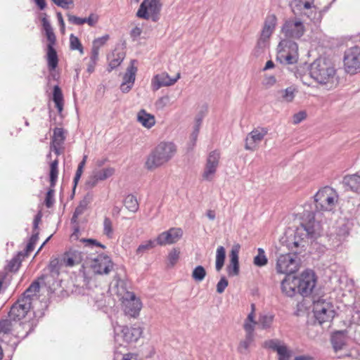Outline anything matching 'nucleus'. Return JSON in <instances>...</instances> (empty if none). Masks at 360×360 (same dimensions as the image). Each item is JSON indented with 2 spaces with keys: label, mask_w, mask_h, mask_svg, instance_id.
Segmentation results:
<instances>
[{
  "label": "nucleus",
  "mask_w": 360,
  "mask_h": 360,
  "mask_svg": "<svg viewBox=\"0 0 360 360\" xmlns=\"http://www.w3.org/2000/svg\"><path fill=\"white\" fill-rule=\"evenodd\" d=\"M240 249V245L235 244L233 245L230 252L229 264L227 266V272L230 276H237L239 274L238 254Z\"/></svg>",
  "instance_id": "b1692460"
},
{
  "label": "nucleus",
  "mask_w": 360,
  "mask_h": 360,
  "mask_svg": "<svg viewBox=\"0 0 360 360\" xmlns=\"http://www.w3.org/2000/svg\"><path fill=\"white\" fill-rule=\"evenodd\" d=\"M143 329L140 326L128 327L117 324L114 327V341L118 342L122 339L126 342H136L143 335Z\"/></svg>",
  "instance_id": "1a4fd4ad"
},
{
  "label": "nucleus",
  "mask_w": 360,
  "mask_h": 360,
  "mask_svg": "<svg viewBox=\"0 0 360 360\" xmlns=\"http://www.w3.org/2000/svg\"><path fill=\"white\" fill-rule=\"evenodd\" d=\"M67 16L68 20L70 23L76 25H82L84 24V18H79L70 13H68Z\"/></svg>",
  "instance_id": "3c124183"
},
{
  "label": "nucleus",
  "mask_w": 360,
  "mask_h": 360,
  "mask_svg": "<svg viewBox=\"0 0 360 360\" xmlns=\"http://www.w3.org/2000/svg\"><path fill=\"white\" fill-rule=\"evenodd\" d=\"M58 162L57 160H55L51 163L50 165V184L51 187L53 188L56 184L58 175Z\"/></svg>",
  "instance_id": "ea45409f"
},
{
  "label": "nucleus",
  "mask_w": 360,
  "mask_h": 360,
  "mask_svg": "<svg viewBox=\"0 0 360 360\" xmlns=\"http://www.w3.org/2000/svg\"><path fill=\"white\" fill-rule=\"evenodd\" d=\"M31 303L28 298H20L11 308L10 318L14 321L23 319L30 309Z\"/></svg>",
  "instance_id": "a211bd4d"
},
{
  "label": "nucleus",
  "mask_w": 360,
  "mask_h": 360,
  "mask_svg": "<svg viewBox=\"0 0 360 360\" xmlns=\"http://www.w3.org/2000/svg\"><path fill=\"white\" fill-rule=\"evenodd\" d=\"M61 265H63V263L58 259H53L51 260L48 269L53 278L59 275Z\"/></svg>",
  "instance_id": "37998d69"
},
{
  "label": "nucleus",
  "mask_w": 360,
  "mask_h": 360,
  "mask_svg": "<svg viewBox=\"0 0 360 360\" xmlns=\"http://www.w3.org/2000/svg\"><path fill=\"white\" fill-rule=\"evenodd\" d=\"M276 82V79L274 76H268L264 78L263 84L266 87H271L274 85Z\"/></svg>",
  "instance_id": "bf43d9fd"
},
{
  "label": "nucleus",
  "mask_w": 360,
  "mask_h": 360,
  "mask_svg": "<svg viewBox=\"0 0 360 360\" xmlns=\"http://www.w3.org/2000/svg\"><path fill=\"white\" fill-rule=\"evenodd\" d=\"M267 134L268 129L266 127H257L254 129L245 138V149L250 151L256 150L258 148L259 144Z\"/></svg>",
  "instance_id": "2eb2a0df"
},
{
  "label": "nucleus",
  "mask_w": 360,
  "mask_h": 360,
  "mask_svg": "<svg viewBox=\"0 0 360 360\" xmlns=\"http://www.w3.org/2000/svg\"><path fill=\"white\" fill-rule=\"evenodd\" d=\"M133 63L134 61L131 60V64L127 68V71L122 77L120 89L123 93L129 92L134 84L137 68L134 65Z\"/></svg>",
  "instance_id": "4be33fe9"
},
{
  "label": "nucleus",
  "mask_w": 360,
  "mask_h": 360,
  "mask_svg": "<svg viewBox=\"0 0 360 360\" xmlns=\"http://www.w3.org/2000/svg\"><path fill=\"white\" fill-rule=\"evenodd\" d=\"M65 136L62 128H55L52 137L51 149L53 150L56 155L60 154V148L64 143Z\"/></svg>",
  "instance_id": "a878e982"
},
{
  "label": "nucleus",
  "mask_w": 360,
  "mask_h": 360,
  "mask_svg": "<svg viewBox=\"0 0 360 360\" xmlns=\"http://www.w3.org/2000/svg\"><path fill=\"white\" fill-rule=\"evenodd\" d=\"M257 322L255 321V316L250 313L245 319L243 327L245 334L255 335V328Z\"/></svg>",
  "instance_id": "2f4dec72"
},
{
  "label": "nucleus",
  "mask_w": 360,
  "mask_h": 360,
  "mask_svg": "<svg viewBox=\"0 0 360 360\" xmlns=\"http://www.w3.org/2000/svg\"><path fill=\"white\" fill-rule=\"evenodd\" d=\"M121 360H141L136 354L128 353L122 356Z\"/></svg>",
  "instance_id": "69168bd1"
},
{
  "label": "nucleus",
  "mask_w": 360,
  "mask_h": 360,
  "mask_svg": "<svg viewBox=\"0 0 360 360\" xmlns=\"http://www.w3.org/2000/svg\"><path fill=\"white\" fill-rule=\"evenodd\" d=\"M298 58L297 44L288 39L281 40L278 46L276 60L283 65H294Z\"/></svg>",
  "instance_id": "423d86ee"
},
{
  "label": "nucleus",
  "mask_w": 360,
  "mask_h": 360,
  "mask_svg": "<svg viewBox=\"0 0 360 360\" xmlns=\"http://www.w3.org/2000/svg\"><path fill=\"white\" fill-rule=\"evenodd\" d=\"M98 22V15L95 13H91L89 17L84 18V23H87L90 27H94Z\"/></svg>",
  "instance_id": "5fc2aeb1"
},
{
  "label": "nucleus",
  "mask_w": 360,
  "mask_h": 360,
  "mask_svg": "<svg viewBox=\"0 0 360 360\" xmlns=\"http://www.w3.org/2000/svg\"><path fill=\"white\" fill-rule=\"evenodd\" d=\"M168 101H169L168 96H163V97H161L160 98H159L156 101L155 105L157 107L162 108L166 105Z\"/></svg>",
  "instance_id": "0e129e2a"
},
{
  "label": "nucleus",
  "mask_w": 360,
  "mask_h": 360,
  "mask_svg": "<svg viewBox=\"0 0 360 360\" xmlns=\"http://www.w3.org/2000/svg\"><path fill=\"white\" fill-rule=\"evenodd\" d=\"M180 251L177 248H173L167 256V266L173 267L179 259Z\"/></svg>",
  "instance_id": "c03bdc74"
},
{
  "label": "nucleus",
  "mask_w": 360,
  "mask_h": 360,
  "mask_svg": "<svg viewBox=\"0 0 360 360\" xmlns=\"http://www.w3.org/2000/svg\"><path fill=\"white\" fill-rule=\"evenodd\" d=\"M47 65L49 71L54 70L58 63V58L56 51L54 48H49L46 52Z\"/></svg>",
  "instance_id": "7c9ffc66"
},
{
  "label": "nucleus",
  "mask_w": 360,
  "mask_h": 360,
  "mask_svg": "<svg viewBox=\"0 0 360 360\" xmlns=\"http://www.w3.org/2000/svg\"><path fill=\"white\" fill-rule=\"evenodd\" d=\"M47 40L49 41V44L47 45V49H49L50 46L51 48H53V46L56 43V36L53 31L46 32Z\"/></svg>",
  "instance_id": "13d9d810"
},
{
  "label": "nucleus",
  "mask_w": 360,
  "mask_h": 360,
  "mask_svg": "<svg viewBox=\"0 0 360 360\" xmlns=\"http://www.w3.org/2000/svg\"><path fill=\"white\" fill-rule=\"evenodd\" d=\"M176 152V146L172 142L160 143L148 155L145 167L153 170L169 162Z\"/></svg>",
  "instance_id": "7ed1b4c3"
},
{
  "label": "nucleus",
  "mask_w": 360,
  "mask_h": 360,
  "mask_svg": "<svg viewBox=\"0 0 360 360\" xmlns=\"http://www.w3.org/2000/svg\"><path fill=\"white\" fill-rule=\"evenodd\" d=\"M264 347L276 351L278 354V360H289L290 357V351L283 342L278 339L265 341Z\"/></svg>",
  "instance_id": "aec40b11"
},
{
  "label": "nucleus",
  "mask_w": 360,
  "mask_h": 360,
  "mask_svg": "<svg viewBox=\"0 0 360 360\" xmlns=\"http://www.w3.org/2000/svg\"><path fill=\"white\" fill-rule=\"evenodd\" d=\"M274 319V316L271 314H260L257 323L259 324L262 329H267L271 327Z\"/></svg>",
  "instance_id": "4c0bfd02"
},
{
  "label": "nucleus",
  "mask_w": 360,
  "mask_h": 360,
  "mask_svg": "<svg viewBox=\"0 0 360 360\" xmlns=\"http://www.w3.org/2000/svg\"><path fill=\"white\" fill-rule=\"evenodd\" d=\"M338 195L329 186L320 189L314 196L316 207L321 211H332L336 206Z\"/></svg>",
  "instance_id": "0eeeda50"
},
{
  "label": "nucleus",
  "mask_w": 360,
  "mask_h": 360,
  "mask_svg": "<svg viewBox=\"0 0 360 360\" xmlns=\"http://www.w3.org/2000/svg\"><path fill=\"white\" fill-rule=\"evenodd\" d=\"M309 75L317 83L328 89L336 87L339 83L334 64L325 58H317L311 64Z\"/></svg>",
  "instance_id": "f03ea898"
},
{
  "label": "nucleus",
  "mask_w": 360,
  "mask_h": 360,
  "mask_svg": "<svg viewBox=\"0 0 360 360\" xmlns=\"http://www.w3.org/2000/svg\"><path fill=\"white\" fill-rule=\"evenodd\" d=\"M303 216L302 221L297 228L295 234L302 240H315L321 236L323 229L320 222L314 219V213L305 211Z\"/></svg>",
  "instance_id": "39448f33"
},
{
  "label": "nucleus",
  "mask_w": 360,
  "mask_h": 360,
  "mask_svg": "<svg viewBox=\"0 0 360 360\" xmlns=\"http://www.w3.org/2000/svg\"><path fill=\"white\" fill-rule=\"evenodd\" d=\"M123 205L129 212L135 213L139 210V203L136 197L132 194H129L123 199Z\"/></svg>",
  "instance_id": "c756f323"
},
{
  "label": "nucleus",
  "mask_w": 360,
  "mask_h": 360,
  "mask_svg": "<svg viewBox=\"0 0 360 360\" xmlns=\"http://www.w3.org/2000/svg\"><path fill=\"white\" fill-rule=\"evenodd\" d=\"M344 63L347 72L354 74L360 72V48L354 46L349 49L345 53Z\"/></svg>",
  "instance_id": "ddd939ff"
},
{
  "label": "nucleus",
  "mask_w": 360,
  "mask_h": 360,
  "mask_svg": "<svg viewBox=\"0 0 360 360\" xmlns=\"http://www.w3.org/2000/svg\"><path fill=\"white\" fill-rule=\"evenodd\" d=\"M298 281V294L303 297L308 296L316 285L314 273L311 270H306L297 277Z\"/></svg>",
  "instance_id": "9b49d317"
},
{
  "label": "nucleus",
  "mask_w": 360,
  "mask_h": 360,
  "mask_svg": "<svg viewBox=\"0 0 360 360\" xmlns=\"http://www.w3.org/2000/svg\"><path fill=\"white\" fill-rule=\"evenodd\" d=\"M110 39L109 35H105L101 37L96 39L93 41V47L91 52L93 53V58L98 56L99 49L103 46Z\"/></svg>",
  "instance_id": "e433bc0d"
},
{
  "label": "nucleus",
  "mask_w": 360,
  "mask_h": 360,
  "mask_svg": "<svg viewBox=\"0 0 360 360\" xmlns=\"http://www.w3.org/2000/svg\"><path fill=\"white\" fill-rule=\"evenodd\" d=\"M199 133V124L194 127V131L191 135V139L193 142V146L195 144V141L197 140L198 136Z\"/></svg>",
  "instance_id": "774afa93"
},
{
  "label": "nucleus",
  "mask_w": 360,
  "mask_h": 360,
  "mask_svg": "<svg viewBox=\"0 0 360 360\" xmlns=\"http://www.w3.org/2000/svg\"><path fill=\"white\" fill-rule=\"evenodd\" d=\"M53 101L58 112L60 113L63 108V95L61 89L57 85L53 87Z\"/></svg>",
  "instance_id": "f704fd0d"
},
{
  "label": "nucleus",
  "mask_w": 360,
  "mask_h": 360,
  "mask_svg": "<svg viewBox=\"0 0 360 360\" xmlns=\"http://www.w3.org/2000/svg\"><path fill=\"white\" fill-rule=\"evenodd\" d=\"M307 117V113L305 111H300L295 114L292 117L293 124H297L303 121Z\"/></svg>",
  "instance_id": "4d7b16f0"
},
{
  "label": "nucleus",
  "mask_w": 360,
  "mask_h": 360,
  "mask_svg": "<svg viewBox=\"0 0 360 360\" xmlns=\"http://www.w3.org/2000/svg\"><path fill=\"white\" fill-rule=\"evenodd\" d=\"M70 49L72 50H79L81 53H83V48L79 39L74 34L70 37Z\"/></svg>",
  "instance_id": "de8ad7c7"
},
{
  "label": "nucleus",
  "mask_w": 360,
  "mask_h": 360,
  "mask_svg": "<svg viewBox=\"0 0 360 360\" xmlns=\"http://www.w3.org/2000/svg\"><path fill=\"white\" fill-rule=\"evenodd\" d=\"M290 6L295 14L307 15L311 19L315 18L317 8L314 0H292Z\"/></svg>",
  "instance_id": "f8f14e48"
},
{
  "label": "nucleus",
  "mask_w": 360,
  "mask_h": 360,
  "mask_svg": "<svg viewBox=\"0 0 360 360\" xmlns=\"http://www.w3.org/2000/svg\"><path fill=\"white\" fill-rule=\"evenodd\" d=\"M297 92V91L295 87L289 86L285 89L279 91L278 94L282 102L290 103L294 100Z\"/></svg>",
  "instance_id": "473e14b6"
},
{
  "label": "nucleus",
  "mask_w": 360,
  "mask_h": 360,
  "mask_svg": "<svg viewBox=\"0 0 360 360\" xmlns=\"http://www.w3.org/2000/svg\"><path fill=\"white\" fill-rule=\"evenodd\" d=\"M180 78V73H177L176 77L171 78L168 73L164 72L153 76L151 80L153 91H157L162 87L174 85Z\"/></svg>",
  "instance_id": "6ab92c4d"
},
{
  "label": "nucleus",
  "mask_w": 360,
  "mask_h": 360,
  "mask_svg": "<svg viewBox=\"0 0 360 360\" xmlns=\"http://www.w3.org/2000/svg\"><path fill=\"white\" fill-rule=\"evenodd\" d=\"M182 236L183 231L181 229L171 228L160 233L155 239L158 245L165 246L177 243Z\"/></svg>",
  "instance_id": "f3484780"
},
{
  "label": "nucleus",
  "mask_w": 360,
  "mask_h": 360,
  "mask_svg": "<svg viewBox=\"0 0 360 360\" xmlns=\"http://www.w3.org/2000/svg\"><path fill=\"white\" fill-rule=\"evenodd\" d=\"M104 230L105 233L110 237L111 236V222L110 220L108 219H106L104 222Z\"/></svg>",
  "instance_id": "338daca9"
},
{
  "label": "nucleus",
  "mask_w": 360,
  "mask_h": 360,
  "mask_svg": "<svg viewBox=\"0 0 360 360\" xmlns=\"http://www.w3.org/2000/svg\"><path fill=\"white\" fill-rule=\"evenodd\" d=\"M226 258V251L223 246H219L216 251L215 268L217 271H220L224 266Z\"/></svg>",
  "instance_id": "c9c22d12"
},
{
  "label": "nucleus",
  "mask_w": 360,
  "mask_h": 360,
  "mask_svg": "<svg viewBox=\"0 0 360 360\" xmlns=\"http://www.w3.org/2000/svg\"><path fill=\"white\" fill-rule=\"evenodd\" d=\"M97 60H98V57H96L95 58H93V53L91 52V57H90V62H89V64L88 65V68H87V71L89 73H91V72H94V67L96 65Z\"/></svg>",
  "instance_id": "680f3d73"
},
{
  "label": "nucleus",
  "mask_w": 360,
  "mask_h": 360,
  "mask_svg": "<svg viewBox=\"0 0 360 360\" xmlns=\"http://www.w3.org/2000/svg\"><path fill=\"white\" fill-rule=\"evenodd\" d=\"M219 159L220 153L218 151L214 150L209 153L202 174L204 180L211 181L214 179L219 164Z\"/></svg>",
  "instance_id": "4468645a"
},
{
  "label": "nucleus",
  "mask_w": 360,
  "mask_h": 360,
  "mask_svg": "<svg viewBox=\"0 0 360 360\" xmlns=\"http://www.w3.org/2000/svg\"><path fill=\"white\" fill-rule=\"evenodd\" d=\"M56 5L65 9H69L74 6L73 0H51Z\"/></svg>",
  "instance_id": "09e8293b"
},
{
  "label": "nucleus",
  "mask_w": 360,
  "mask_h": 360,
  "mask_svg": "<svg viewBox=\"0 0 360 360\" xmlns=\"http://www.w3.org/2000/svg\"><path fill=\"white\" fill-rule=\"evenodd\" d=\"M24 257H23V252H19V254L11 261V262H10L11 269H12V270L18 269L21 263L22 259Z\"/></svg>",
  "instance_id": "8fccbe9b"
},
{
  "label": "nucleus",
  "mask_w": 360,
  "mask_h": 360,
  "mask_svg": "<svg viewBox=\"0 0 360 360\" xmlns=\"http://www.w3.org/2000/svg\"><path fill=\"white\" fill-rule=\"evenodd\" d=\"M110 260L108 257L98 256L91 264L94 271L96 274H108L110 272Z\"/></svg>",
  "instance_id": "393cba45"
},
{
  "label": "nucleus",
  "mask_w": 360,
  "mask_h": 360,
  "mask_svg": "<svg viewBox=\"0 0 360 360\" xmlns=\"http://www.w3.org/2000/svg\"><path fill=\"white\" fill-rule=\"evenodd\" d=\"M63 264L67 266H73L76 264H78L79 262V257H77V253H72L70 255H67L63 260H61Z\"/></svg>",
  "instance_id": "49530a36"
},
{
  "label": "nucleus",
  "mask_w": 360,
  "mask_h": 360,
  "mask_svg": "<svg viewBox=\"0 0 360 360\" xmlns=\"http://www.w3.org/2000/svg\"><path fill=\"white\" fill-rule=\"evenodd\" d=\"M255 335L245 334V338L241 340L238 346V352L240 354H248L250 352V347L253 345Z\"/></svg>",
  "instance_id": "c85d7f7f"
},
{
  "label": "nucleus",
  "mask_w": 360,
  "mask_h": 360,
  "mask_svg": "<svg viewBox=\"0 0 360 360\" xmlns=\"http://www.w3.org/2000/svg\"><path fill=\"white\" fill-rule=\"evenodd\" d=\"M313 313L316 321L320 325L331 322L336 314L333 302L324 296L313 298Z\"/></svg>",
  "instance_id": "20e7f679"
},
{
  "label": "nucleus",
  "mask_w": 360,
  "mask_h": 360,
  "mask_svg": "<svg viewBox=\"0 0 360 360\" xmlns=\"http://www.w3.org/2000/svg\"><path fill=\"white\" fill-rule=\"evenodd\" d=\"M39 284L37 282H34L30 285V286L27 289V290L24 292L22 297L28 298L32 302V297L34 296L37 292H39Z\"/></svg>",
  "instance_id": "a18cd8bd"
},
{
  "label": "nucleus",
  "mask_w": 360,
  "mask_h": 360,
  "mask_svg": "<svg viewBox=\"0 0 360 360\" xmlns=\"http://www.w3.org/2000/svg\"><path fill=\"white\" fill-rule=\"evenodd\" d=\"M297 257L295 254H281L276 259V270L278 274H290L295 273L299 269Z\"/></svg>",
  "instance_id": "6e6552de"
},
{
  "label": "nucleus",
  "mask_w": 360,
  "mask_h": 360,
  "mask_svg": "<svg viewBox=\"0 0 360 360\" xmlns=\"http://www.w3.org/2000/svg\"><path fill=\"white\" fill-rule=\"evenodd\" d=\"M156 245H158L156 239L145 241L137 248L136 255H143L149 250L154 248Z\"/></svg>",
  "instance_id": "58836bf2"
},
{
  "label": "nucleus",
  "mask_w": 360,
  "mask_h": 360,
  "mask_svg": "<svg viewBox=\"0 0 360 360\" xmlns=\"http://www.w3.org/2000/svg\"><path fill=\"white\" fill-rule=\"evenodd\" d=\"M54 191L53 188H50L46 193L45 204L47 207H51L54 202Z\"/></svg>",
  "instance_id": "6e6d98bb"
},
{
  "label": "nucleus",
  "mask_w": 360,
  "mask_h": 360,
  "mask_svg": "<svg viewBox=\"0 0 360 360\" xmlns=\"http://www.w3.org/2000/svg\"><path fill=\"white\" fill-rule=\"evenodd\" d=\"M116 295L120 302V307L124 314L129 318L137 319L143 307L141 299L129 290L130 283L127 278L124 268H117L116 275Z\"/></svg>",
  "instance_id": "f257e3e1"
},
{
  "label": "nucleus",
  "mask_w": 360,
  "mask_h": 360,
  "mask_svg": "<svg viewBox=\"0 0 360 360\" xmlns=\"http://www.w3.org/2000/svg\"><path fill=\"white\" fill-rule=\"evenodd\" d=\"M276 22L277 18L274 14L268 15L266 16L261 31L260 38L258 41L259 45L262 43H264L270 38L276 28Z\"/></svg>",
  "instance_id": "412c9836"
},
{
  "label": "nucleus",
  "mask_w": 360,
  "mask_h": 360,
  "mask_svg": "<svg viewBox=\"0 0 360 360\" xmlns=\"http://www.w3.org/2000/svg\"><path fill=\"white\" fill-rule=\"evenodd\" d=\"M268 262L265 252L262 248H258L257 255L254 257L253 263L257 266H264Z\"/></svg>",
  "instance_id": "a19ab883"
},
{
  "label": "nucleus",
  "mask_w": 360,
  "mask_h": 360,
  "mask_svg": "<svg viewBox=\"0 0 360 360\" xmlns=\"http://www.w3.org/2000/svg\"><path fill=\"white\" fill-rule=\"evenodd\" d=\"M282 33L288 38H300L304 33V26L298 19H289L282 27Z\"/></svg>",
  "instance_id": "dca6fc26"
},
{
  "label": "nucleus",
  "mask_w": 360,
  "mask_h": 360,
  "mask_svg": "<svg viewBox=\"0 0 360 360\" xmlns=\"http://www.w3.org/2000/svg\"><path fill=\"white\" fill-rule=\"evenodd\" d=\"M333 348L335 352L342 349L345 345V339L342 332H338L331 338Z\"/></svg>",
  "instance_id": "72a5a7b5"
},
{
  "label": "nucleus",
  "mask_w": 360,
  "mask_h": 360,
  "mask_svg": "<svg viewBox=\"0 0 360 360\" xmlns=\"http://www.w3.org/2000/svg\"><path fill=\"white\" fill-rule=\"evenodd\" d=\"M191 276L195 281L201 282L206 276V271L202 266L198 265L193 270Z\"/></svg>",
  "instance_id": "79ce46f5"
},
{
  "label": "nucleus",
  "mask_w": 360,
  "mask_h": 360,
  "mask_svg": "<svg viewBox=\"0 0 360 360\" xmlns=\"http://www.w3.org/2000/svg\"><path fill=\"white\" fill-rule=\"evenodd\" d=\"M137 121L144 127L150 129L155 124L154 115L142 109L137 113Z\"/></svg>",
  "instance_id": "bb28decb"
},
{
  "label": "nucleus",
  "mask_w": 360,
  "mask_h": 360,
  "mask_svg": "<svg viewBox=\"0 0 360 360\" xmlns=\"http://www.w3.org/2000/svg\"><path fill=\"white\" fill-rule=\"evenodd\" d=\"M228 285L227 279L225 277H221L217 284V292L219 294L224 292Z\"/></svg>",
  "instance_id": "864d4df0"
},
{
  "label": "nucleus",
  "mask_w": 360,
  "mask_h": 360,
  "mask_svg": "<svg viewBox=\"0 0 360 360\" xmlns=\"http://www.w3.org/2000/svg\"><path fill=\"white\" fill-rule=\"evenodd\" d=\"M298 281L297 276H287L281 284L282 292L287 297H292L298 294Z\"/></svg>",
  "instance_id": "5701e85b"
},
{
  "label": "nucleus",
  "mask_w": 360,
  "mask_h": 360,
  "mask_svg": "<svg viewBox=\"0 0 360 360\" xmlns=\"http://www.w3.org/2000/svg\"><path fill=\"white\" fill-rule=\"evenodd\" d=\"M343 184L352 191L360 193V176L355 174L345 176Z\"/></svg>",
  "instance_id": "cd10ccee"
},
{
  "label": "nucleus",
  "mask_w": 360,
  "mask_h": 360,
  "mask_svg": "<svg viewBox=\"0 0 360 360\" xmlns=\"http://www.w3.org/2000/svg\"><path fill=\"white\" fill-rule=\"evenodd\" d=\"M83 171H84V169L82 168H79V167H77V169L76 171V173H75V176L74 177V179H73V183H74V188L73 189H75L81 176H82V174L83 173Z\"/></svg>",
  "instance_id": "052dcab7"
},
{
  "label": "nucleus",
  "mask_w": 360,
  "mask_h": 360,
  "mask_svg": "<svg viewBox=\"0 0 360 360\" xmlns=\"http://www.w3.org/2000/svg\"><path fill=\"white\" fill-rule=\"evenodd\" d=\"M117 58H114V66L115 65H119L121 63V62L123 60V59L125 57V52L123 50H121L120 51H119L117 53Z\"/></svg>",
  "instance_id": "e2e57ef3"
},
{
  "label": "nucleus",
  "mask_w": 360,
  "mask_h": 360,
  "mask_svg": "<svg viewBox=\"0 0 360 360\" xmlns=\"http://www.w3.org/2000/svg\"><path fill=\"white\" fill-rule=\"evenodd\" d=\"M111 174H112L111 169L107 168V169H104L103 170L98 172L95 174V177L96 178V179H99L100 181H102V180H104V179H107L108 177H109L111 175Z\"/></svg>",
  "instance_id": "603ef678"
},
{
  "label": "nucleus",
  "mask_w": 360,
  "mask_h": 360,
  "mask_svg": "<svg viewBox=\"0 0 360 360\" xmlns=\"http://www.w3.org/2000/svg\"><path fill=\"white\" fill-rule=\"evenodd\" d=\"M161 8L162 4L143 0L137 11L136 16L144 20L151 19L153 22H157L160 19Z\"/></svg>",
  "instance_id": "9d476101"
}]
</instances>
